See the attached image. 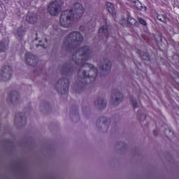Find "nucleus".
Returning a JSON list of instances; mask_svg holds the SVG:
<instances>
[{"label": "nucleus", "mask_w": 179, "mask_h": 179, "mask_svg": "<svg viewBox=\"0 0 179 179\" xmlns=\"http://www.w3.org/2000/svg\"><path fill=\"white\" fill-rule=\"evenodd\" d=\"M82 27H83V26L80 27V30H82Z\"/></svg>", "instance_id": "32"}, {"label": "nucleus", "mask_w": 179, "mask_h": 179, "mask_svg": "<svg viewBox=\"0 0 179 179\" xmlns=\"http://www.w3.org/2000/svg\"><path fill=\"white\" fill-rule=\"evenodd\" d=\"M138 22L140 24H143V26H148V22L143 18H139Z\"/></svg>", "instance_id": "24"}, {"label": "nucleus", "mask_w": 179, "mask_h": 179, "mask_svg": "<svg viewBox=\"0 0 179 179\" xmlns=\"http://www.w3.org/2000/svg\"><path fill=\"white\" fill-rule=\"evenodd\" d=\"M63 85V92H62V94H66V93H68L69 92V85H70V82H69V79H68L67 78H63L61 80H59V81L56 84V87H58V85H59L60 86H62Z\"/></svg>", "instance_id": "8"}, {"label": "nucleus", "mask_w": 179, "mask_h": 179, "mask_svg": "<svg viewBox=\"0 0 179 179\" xmlns=\"http://www.w3.org/2000/svg\"><path fill=\"white\" fill-rule=\"evenodd\" d=\"M130 99L134 108H138V102L136 101V99H134V96L131 97Z\"/></svg>", "instance_id": "23"}, {"label": "nucleus", "mask_w": 179, "mask_h": 179, "mask_svg": "<svg viewBox=\"0 0 179 179\" xmlns=\"http://www.w3.org/2000/svg\"><path fill=\"white\" fill-rule=\"evenodd\" d=\"M26 20L28 23H30V24H36L38 21V17L37 15L28 12L26 16Z\"/></svg>", "instance_id": "11"}, {"label": "nucleus", "mask_w": 179, "mask_h": 179, "mask_svg": "<svg viewBox=\"0 0 179 179\" xmlns=\"http://www.w3.org/2000/svg\"><path fill=\"white\" fill-rule=\"evenodd\" d=\"M115 97V101L113 102L114 106H118L122 100H124V94L121 93V92L118 91L117 90H115L112 92L111 95V100H114Z\"/></svg>", "instance_id": "7"}, {"label": "nucleus", "mask_w": 179, "mask_h": 179, "mask_svg": "<svg viewBox=\"0 0 179 179\" xmlns=\"http://www.w3.org/2000/svg\"><path fill=\"white\" fill-rule=\"evenodd\" d=\"M172 78L175 82V87L179 90V72L174 71Z\"/></svg>", "instance_id": "16"}, {"label": "nucleus", "mask_w": 179, "mask_h": 179, "mask_svg": "<svg viewBox=\"0 0 179 179\" xmlns=\"http://www.w3.org/2000/svg\"><path fill=\"white\" fill-rule=\"evenodd\" d=\"M17 94H19V93L17 92V91H11V92L9 94L10 97H11V99H13V97H15V96H17Z\"/></svg>", "instance_id": "25"}, {"label": "nucleus", "mask_w": 179, "mask_h": 179, "mask_svg": "<svg viewBox=\"0 0 179 179\" xmlns=\"http://www.w3.org/2000/svg\"><path fill=\"white\" fill-rule=\"evenodd\" d=\"M3 10V7L2 6V4L0 3V13H2V11Z\"/></svg>", "instance_id": "27"}, {"label": "nucleus", "mask_w": 179, "mask_h": 179, "mask_svg": "<svg viewBox=\"0 0 179 179\" xmlns=\"http://www.w3.org/2000/svg\"><path fill=\"white\" fill-rule=\"evenodd\" d=\"M137 117L139 118L140 121H145L146 120V115L145 113L139 114V111L137 113Z\"/></svg>", "instance_id": "22"}, {"label": "nucleus", "mask_w": 179, "mask_h": 179, "mask_svg": "<svg viewBox=\"0 0 179 179\" xmlns=\"http://www.w3.org/2000/svg\"><path fill=\"white\" fill-rule=\"evenodd\" d=\"M157 134H158L157 130L155 129L154 131H153V134L155 135V136H157Z\"/></svg>", "instance_id": "28"}, {"label": "nucleus", "mask_w": 179, "mask_h": 179, "mask_svg": "<svg viewBox=\"0 0 179 179\" xmlns=\"http://www.w3.org/2000/svg\"><path fill=\"white\" fill-rule=\"evenodd\" d=\"M39 43H41V41H39Z\"/></svg>", "instance_id": "36"}, {"label": "nucleus", "mask_w": 179, "mask_h": 179, "mask_svg": "<svg viewBox=\"0 0 179 179\" xmlns=\"http://www.w3.org/2000/svg\"><path fill=\"white\" fill-rule=\"evenodd\" d=\"M17 115H16L15 118H17Z\"/></svg>", "instance_id": "34"}, {"label": "nucleus", "mask_w": 179, "mask_h": 179, "mask_svg": "<svg viewBox=\"0 0 179 179\" xmlns=\"http://www.w3.org/2000/svg\"><path fill=\"white\" fill-rule=\"evenodd\" d=\"M99 68L105 74L109 73L111 71V61L105 59L102 63L99 64Z\"/></svg>", "instance_id": "9"}, {"label": "nucleus", "mask_w": 179, "mask_h": 179, "mask_svg": "<svg viewBox=\"0 0 179 179\" xmlns=\"http://www.w3.org/2000/svg\"><path fill=\"white\" fill-rule=\"evenodd\" d=\"M62 10V3L60 0H55L49 3L48 6V12L51 16H57Z\"/></svg>", "instance_id": "4"}, {"label": "nucleus", "mask_w": 179, "mask_h": 179, "mask_svg": "<svg viewBox=\"0 0 179 179\" xmlns=\"http://www.w3.org/2000/svg\"><path fill=\"white\" fill-rule=\"evenodd\" d=\"M164 134L167 138H170V136H174V131L170 128L166 129L164 131Z\"/></svg>", "instance_id": "20"}, {"label": "nucleus", "mask_w": 179, "mask_h": 179, "mask_svg": "<svg viewBox=\"0 0 179 179\" xmlns=\"http://www.w3.org/2000/svg\"><path fill=\"white\" fill-rule=\"evenodd\" d=\"M93 51L89 46H83L71 56V60L76 64H65L62 68L63 76H69L73 72L78 71V86L81 89L86 87L87 83H93L96 81V78L99 73V70L92 64H88L87 61L92 58Z\"/></svg>", "instance_id": "1"}, {"label": "nucleus", "mask_w": 179, "mask_h": 179, "mask_svg": "<svg viewBox=\"0 0 179 179\" xmlns=\"http://www.w3.org/2000/svg\"><path fill=\"white\" fill-rule=\"evenodd\" d=\"M103 124H106V121L103 122Z\"/></svg>", "instance_id": "35"}, {"label": "nucleus", "mask_w": 179, "mask_h": 179, "mask_svg": "<svg viewBox=\"0 0 179 179\" xmlns=\"http://www.w3.org/2000/svg\"><path fill=\"white\" fill-rule=\"evenodd\" d=\"M106 6L108 9V13H110V15H117V10H115V6L113 3L107 1L106 3Z\"/></svg>", "instance_id": "14"}, {"label": "nucleus", "mask_w": 179, "mask_h": 179, "mask_svg": "<svg viewBox=\"0 0 179 179\" xmlns=\"http://www.w3.org/2000/svg\"><path fill=\"white\" fill-rule=\"evenodd\" d=\"M106 117H101L100 118H99V120H100V121H101V120H104Z\"/></svg>", "instance_id": "30"}, {"label": "nucleus", "mask_w": 179, "mask_h": 179, "mask_svg": "<svg viewBox=\"0 0 179 179\" xmlns=\"http://www.w3.org/2000/svg\"><path fill=\"white\" fill-rule=\"evenodd\" d=\"M120 23L122 26H123V27H128V18L127 20L125 18H122L120 20Z\"/></svg>", "instance_id": "21"}, {"label": "nucleus", "mask_w": 179, "mask_h": 179, "mask_svg": "<svg viewBox=\"0 0 179 179\" xmlns=\"http://www.w3.org/2000/svg\"><path fill=\"white\" fill-rule=\"evenodd\" d=\"M95 106H98L101 110L107 107V102L103 99L98 98L97 101L94 102Z\"/></svg>", "instance_id": "15"}, {"label": "nucleus", "mask_w": 179, "mask_h": 179, "mask_svg": "<svg viewBox=\"0 0 179 179\" xmlns=\"http://www.w3.org/2000/svg\"><path fill=\"white\" fill-rule=\"evenodd\" d=\"M103 22L106 24V26H101L99 28V33L101 34H104L106 38H108L110 37V31H111V24L107 22V19L104 18Z\"/></svg>", "instance_id": "6"}, {"label": "nucleus", "mask_w": 179, "mask_h": 179, "mask_svg": "<svg viewBox=\"0 0 179 179\" xmlns=\"http://www.w3.org/2000/svg\"><path fill=\"white\" fill-rule=\"evenodd\" d=\"M37 48H38V47H42V48L45 49V45H36Z\"/></svg>", "instance_id": "26"}, {"label": "nucleus", "mask_w": 179, "mask_h": 179, "mask_svg": "<svg viewBox=\"0 0 179 179\" xmlns=\"http://www.w3.org/2000/svg\"><path fill=\"white\" fill-rule=\"evenodd\" d=\"M83 41V36L79 31H73L70 33L65 38L63 43V47L67 51H75L80 47Z\"/></svg>", "instance_id": "3"}, {"label": "nucleus", "mask_w": 179, "mask_h": 179, "mask_svg": "<svg viewBox=\"0 0 179 179\" xmlns=\"http://www.w3.org/2000/svg\"><path fill=\"white\" fill-rule=\"evenodd\" d=\"M27 29L23 26H21L17 29L16 38L17 40H22L23 37H24V34H26Z\"/></svg>", "instance_id": "12"}, {"label": "nucleus", "mask_w": 179, "mask_h": 179, "mask_svg": "<svg viewBox=\"0 0 179 179\" xmlns=\"http://www.w3.org/2000/svg\"><path fill=\"white\" fill-rule=\"evenodd\" d=\"M128 19V27H138L139 26V22L135 20V18L132 17L131 15H127Z\"/></svg>", "instance_id": "13"}, {"label": "nucleus", "mask_w": 179, "mask_h": 179, "mask_svg": "<svg viewBox=\"0 0 179 179\" xmlns=\"http://www.w3.org/2000/svg\"><path fill=\"white\" fill-rule=\"evenodd\" d=\"M97 122H99V120H97Z\"/></svg>", "instance_id": "37"}, {"label": "nucleus", "mask_w": 179, "mask_h": 179, "mask_svg": "<svg viewBox=\"0 0 179 179\" xmlns=\"http://www.w3.org/2000/svg\"><path fill=\"white\" fill-rule=\"evenodd\" d=\"M36 41L38 40V38L36 37Z\"/></svg>", "instance_id": "33"}, {"label": "nucleus", "mask_w": 179, "mask_h": 179, "mask_svg": "<svg viewBox=\"0 0 179 179\" xmlns=\"http://www.w3.org/2000/svg\"><path fill=\"white\" fill-rule=\"evenodd\" d=\"M156 16L159 22H162L163 23H166V22H167V19L166 18V15H164V14L157 13Z\"/></svg>", "instance_id": "19"}, {"label": "nucleus", "mask_w": 179, "mask_h": 179, "mask_svg": "<svg viewBox=\"0 0 179 179\" xmlns=\"http://www.w3.org/2000/svg\"><path fill=\"white\" fill-rule=\"evenodd\" d=\"M85 13L83 5L80 3H75L73 4L72 9L66 10L62 12L59 23L62 27H72L75 20L80 19Z\"/></svg>", "instance_id": "2"}, {"label": "nucleus", "mask_w": 179, "mask_h": 179, "mask_svg": "<svg viewBox=\"0 0 179 179\" xmlns=\"http://www.w3.org/2000/svg\"><path fill=\"white\" fill-rule=\"evenodd\" d=\"M8 41H0V52H5L6 48H8Z\"/></svg>", "instance_id": "18"}, {"label": "nucleus", "mask_w": 179, "mask_h": 179, "mask_svg": "<svg viewBox=\"0 0 179 179\" xmlns=\"http://www.w3.org/2000/svg\"><path fill=\"white\" fill-rule=\"evenodd\" d=\"M25 62L29 66H36L38 63V59L37 56L28 52L25 54Z\"/></svg>", "instance_id": "5"}, {"label": "nucleus", "mask_w": 179, "mask_h": 179, "mask_svg": "<svg viewBox=\"0 0 179 179\" xmlns=\"http://www.w3.org/2000/svg\"><path fill=\"white\" fill-rule=\"evenodd\" d=\"M45 43H48V40H47V38L45 39Z\"/></svg>", "instance_id": "31"}, {"label": "nucleus", "mask_w": 179, "mask_h": 179, "mask_svg": "<svg viewBox=\"0 0 179 179\" xmlns=\"http://www.w3.org/2000/svg\"><path fill=\"white\" fill-rule=\"evenodd\" d=\"M137 54H139L141 59H144L145 61H150V56H149V53L138 50Z\"/></svg>", "instance_id": "17"}, {"label": "nucleus", "mask_w": 179, "mask_h": 179, "mask_svg": "<svg viewBox=\"0 0 179 179\" xmlns=\"http://www.w3.org/2000/svg\"><path fill=\"white\" fill-rule=\"evenodd\" d=\"M141 9L142 10H146V6H143V7H141Z\"/></svg>", "instance_id": "29"}, {"label": "nucleus", "mask_w": 179, "mask_h": 179, "mask_svg": "<svg viewBox=\"0 0 179 179\" xmlns=\"http://www.w3.org/2000/svg\"><path fill=\"white\" fill-rule=\"evenodd\" d=\"M13 72V70H12V66L8 65V66H4L2 67L1 71H0V76L1 78H3V76H8L9 78H12V73Z\"/></svg>", "instance_id": "10"}]
</instances>
